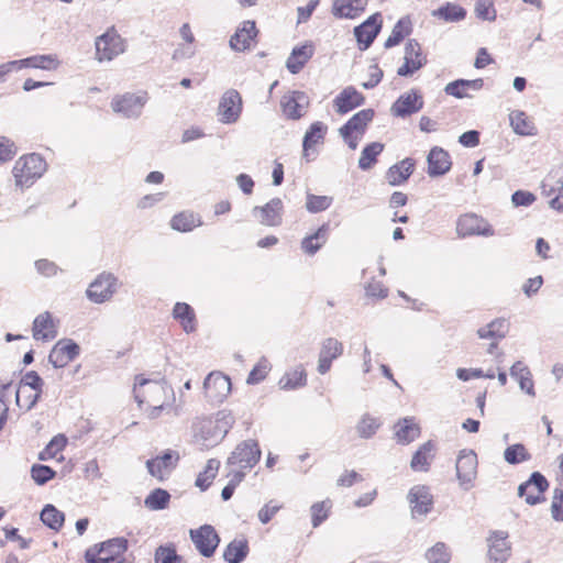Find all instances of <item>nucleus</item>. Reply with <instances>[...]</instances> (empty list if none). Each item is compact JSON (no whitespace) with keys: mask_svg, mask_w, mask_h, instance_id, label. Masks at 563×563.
Masks as SVG:
<instances>
[{"mask_svg":"<svg viewBox=\"0 0 563 563\" xmlns=\"http://www.w3.org/2000/svg\"><path fill=\"white\" fill-rule=\"evenodd\" d=\"M509 119L510 125L517 134L532 135L534 133V125L525 112L514 111L510 113Z\"/></svg>","mask_w":563,"mask_h":563,"instance_id":"nucleus-47","label":"nucleus"},{"mask_svg":"<svg viewBox=\"0 0 563 563\" xmlns=\"http://www.w3.org/2000/svg\"><path fill=\"white\" fill-rule=\"evenodd\" d=\"M382 426V421L369 415L364 413L358 419L355 431L361 439H372Z\"/></svg>","mask_w":563,"mask_h":563,"instance_id":"nucleus-43","label":"nucleus"},{"mask_svg":"<svg viewBox=\"0 0 563 563\" xmlns=\"http://www.w3.org/2000/svg\"><path fill=\"white\" fill-rule=\"evenodd\" d=\"M179 560L174 545H161L155 551V563H177Z\"/></svg>","mask_w":563,"mask_h":563,"instance_id":"nucleus-61","label":"nucleus"},{"mask_svg":"<svg viewBox=\"0 0 563 563\" xmlns=\"http://www.w3.org/2000/svg\"><path fill=\"white\" fill-rule=\"evenodd\" d=\"M202 224L201 218L191 212L183 211L175 214L170 220V227L175 231L189 232Z\"/></svg>","mask_w":563,"mask_h":563,"instance_id":"nucleus-40","label":"nucleus"},{"mask_svg":"<svg viewBox=\"0 0 563 563\" xmlns=\"http://www.w3.org/2000/svg\"><path fill=\"white\" fill-rule=\"evenodd\" d=\"M249 542L246 539H234L224 549L223 559L228 563H242L249 554Z\"/></svg>","mask_w":563,"mask_h":563,"instance_id":"nucleus-39","label":"nucleus"},{"mask_svg":"<svg viewBox=\"0 0 563 563\" xmlns=\"http://www.w3.org/2000/svg\"><path fill=\"white\" fill-rule=\"evenodd\" d=\"M382 29L380 14L371 15L358 26L354 27V35L361 49H367Z\"/></svg>","mask_w":563,"mask_h":563,"instance_id":"nucleus-21","label":"nucleus"},{"mask_svg":"<svg viewBox=\"0 0 563 563\" xmlns=\"http://www.w3.org/2000/svg\"><path fill=\"white\" fill-rule=\"evenodd\" d=\"M179 454L173 450H166L162 455L146 461L148 473L158 481H164L177 466Z\"/></svg>","mask_w":563,"mask_h":563,"instance_id":"nucleus-17","label":"nucleus"},{"mask_svg":"<svg viewBox=\"0 0 563 563\" xmlns=\"http://www.w3.org/2000/svg\"><path fill=\"white\" fill-rule=\"evenodd\" d=\"M46 162L36 153L20 157L13 167L15 185L23 188L32 186L36 179L41 178L46 170Z\"/></svg>","mask_w":563,"mask_h":563,"instance_id":"nucleus-2","label":"nucleus"},{"mask_svg":"<svg viewBox=\"0 0 563 563\" xmlns=\"http://www.w3.org/2000/svg\"><path fill=\"white\" fill-rule=\"evenodd\" d=\"M189 536L198 552L205 558L212 556L220 543L219 534L210 525L191 529Z\"/></svg>","mask_w":563,"mask_h":563,"instance_id":"nucleus-8","label":"nucleus"},{"mask_svg":"<svg viewBox=\"0 0 563 563\" xmlns=\"http://www.w3.org/2000/svg\"><path fill=\"white\" fill-rule=\"evenodd\" d=\"M128 550V540L123 537L113 538L89 548L85 553L88 563H113L123 560L122 555Z\"/></svg>","mask_w":563,"mask_h":563,"instance_id":"nucleus-3","label":"nucleus"},{"mask_svg":"<svg viewBox=\"0 0 563 563\" xmlns=\"http://www.w3.org/2000/svg\"><path fill=\"white\" fill-rule=\"evenodd\" d=\"M35 268L38 274L45 277L55 276L59 271V267L54 262H51L45 258L36 261Z\"/></svg>","mask_w":563,"mask_h":563,"instance_id":"nucleus-64","label":"nucleus"},{"mask_svg":"<svg viewBox=\"0 0 563 563\" xmlns=\"http://www.w3.org/2000/svg\"><path fill=\"white\" fill-rule=\"evenodd\" d=\"M330 507L329 500L314 503L311 506V522L313 528L319 527L328 518Z\"/></svg>","mask_w":563,"mask_h":563,"instance_id":"nucleus-59","label":"nucleus"},{"mask_svg":"<svg viewBox=\"0 0 563 563\" xmlns=\"http://www.w3.org/2000/svg\"><path fill=\"white\" fill-rule=\"evenodd\" d=\"M306 384L307 374L302 365L286 372L278 382L279 388L283 390H294L306 386Z\"/></svg>","mask_w":563,"mask_h":563,"instance_id":"nucleus-38","label":"nucleus"},{"mask_svg":"<svg viewBox=\"0 0 563 563\" xmlns=\"http://www.w3.org/2000/svg\"><path fill=\"white\" fill-rule=\"evenodd\" d=\"M80 352L79 345L70 339L59 340L51 350L48 355L49 363L60 368L74 361Z\"/></svg>","mask_w":563,"mask_h":563,"instance_id":"nucleus-18","label":"nucleus"},{"mask_svg":"<svg viewBox=\"0 0 563 563\" xmlns=\"http://www.w3.org/2000/svg\"><path fill=\"white\" fill-rule=\"evenodd\" d=\"M508 324L505 319H495L477 330V335L483 340L499 341L506 336Z\"/></svg>","mask_w":563,"mask_h":563,"instance_id":"nucleus-42","label":"nucleus"},{"mask_svg":"<svg viewBox=\"0 0 563 563\" xmlns=\"http://www.w3.org/2000/svg\"><path fill=\"white\" fill-rule=\"evenodd\" d=\"M477 455L474 451L462 450L456 460V476L464 489H470L477 474Z\"/></svg>","mask_w":563,"mask_h":563,"instance_id":"nucleus-13","label":"nucleus"},{"mask_svg":"<svg viewBox=\"0 0 563 563\" xmlns=\"http://www.w3.org/2000/svg\"><path fill=\"white\" fill-rule=\"evenodd\" d=\"M344 351L343 343L335 338H327L321 342L318 357L317 371L319 374H327L332 366V362L339 358Z\"/></svg>","mask_w":563,"mask_h":563,"instance_id":"nucleus-19","label":"nucleus"},{"mask_svg":"<svg viewBox=\"0 0 563 563\" xmlns=\"http://www.w3.org/2000/svg\"><path fill=\"white\" fill-rule=\"evenodd\" d=\"M415 161L410 157L390 166L386 173V179L390 186L404 184L413 173Z\"/></svg>","mask_w":563,"mask_h":563,"instance_id":"nucleus-30","label":"nucleus"},{"mask_svg":"<svg viewBox=\"0 0 563 563\" xmlns=\"http://www.w3.org/2000/svg\"><path fill=\"white\" fill-rule=\"evenodd\" d=\"M456 233L460 238L471 235L493 236L494 229L482 217L475 213H465L459 217L456 221Z\"/></svg>","mask_w":563,"mask_h":563,"instance_id":"nucleus-9","label":"nucleus"},{"mask_svg":"<svg viewBox=\"0 0 563 563\" xmlns=\"http://www.w3.org/2000/svg\"><path fill=\"white\" fill-rule=\"evenodd\" d=\"M41 520L45 526L57 531L62 528L65 517L64 514L53 505H46L41 512Z\"/></svg>","mask_w":563,"mask_h":563,"instance_id":"nucleus-50","label":"nucleus"},{"mask_svg":"<svg viewBox=\"0 0 563 563\" xmlns=\"http://www.w3.org/2000/svg\"><path fill=\"white\" fill-rule=\"evenodd\" d=\"M233 423H234V418L230 412H228L225 410L219 411L217 413L216 420L208 421V424L206 426L208 428V430H210V429L216 430L212 438L210 439V442L219 443L225 437V434L229 432V430Z\"/></svg>","mask_w":563,"mask_h":563,"instance_id":"nucleus-34","label":"nucleus"},{"mask_svg":"<svg viewBox=\"0 0 563 563\" xmlns=\"http://www.w3.org/2000/svg\"><path fill=\"white\" fill-rule=\"evenodd\" d=\"M329 224H322L316 232L301 241V250L307 255H314L328 241Z\"/></svg>","mask_w":563,"mask_h":563,"instance_id":"nucleus-35","label":"nucleus"},{"mask_svg":"<svg viewBox=\"0 0 563 563\" xmlns=\"http://www.w3.org/2000/svg\"><path fill=\"white\" fill-rule=\"evenodd\" d=\"M411 32L410 21L408 19H400L393 27L390 35L386 40L384 46L391 48L398 45L405 36Z\"/></svg>","mask_w":563,"mask_h":563,"instance_id":"nucleus-49","label":"nucleus"},{"mask_svg":"<svg viewBox=\"0 0 563 563\" xmlns=\"http://www.w3.org/2000/svg\"><path fill=\"white\" fill-rule=\"evenodd\" d=\"M373 118L374 111L372 109L361 110L355 113L343 126L340 128V134L346 135L353 132L363 133Z\"/></svg>","mask_w":563,"mask_h":563,"instance_id":"nucleus-36","label":"nucleus"},{"mask_svg":"<svg viewBox=\"0 0 563 563\" xmlns=\"http://www.w3.org/2000/svg\"><path fill=\"white\" fill-rule=\"evenodd\" d=\"M434 444L432 441H427L415 452L410 467L415 472H427L430 466V462L433 459Z\"/></svg>","mask_w":563,"mask_h":563,"instance_id":"nucleus-37","label":"nucleus"},{"mask_svg":"<svg viewBox=\"0 0 563 563\" xmlns=\"http://www.w3.org/2000/svg\"><path fill=\"white\" fill-rule=\"evenodd\" d=\"M508 534L505 531H494L488 539L489 563H506L510 555V544L507 542Z\"/></svg>","mask_w":563,"mask_h":563,"instance_id":"nucleus-23","label":"nucleus"},{"mask_svg":"<svg viewBox=\"0 0 563 563\" xmlns=\"http://www.w3.org/2000/svg\"><path fill=\"white\" fill-rule=\"evenodd\" d=\"M365 102V97L353 86L344 88L334 99L336 111L341 114L347 113Z\"/></svg>","mask_w":563,"mask_h":563,"instance_id":"nucleus-26","label":"nucleus"},{"mask_svg":"<svg viewBox=\"0 0 563 563\" xmlns=\"http://www.w3.org/2000/svg\"><path fill=\"white\" fill-rule=\"evenodd\" d=\"M172 316L186 333L197 330V318L194 308L187 302H176Z\"/></svg>","mask_w":563,"mask_h":563,"instance_id":"nucleus-31","label":"nucleus"},{"mask_svg":"<svg viewBox=\"0 0 563 563\" xmlns=\"http://www.w3.org/2000/svg\"><path fill=\"white\" fill-rule=\"evenodd\" d=\"M261 454L258 443L255 440H245L236 445L228 457L227 465L249 471L257 464Z\"/></svg>","mask_w":563,"mask_h":563,"instance_id":"nucleus-7","label":"nucleus"},{"mask_svg":"<svg viewBox=\"0 0 563 563\" xmlns=\"http://www.w3.org/2000/svg\"><path fill=\"white\" fill-rule=\"evenodd\" d=\"M67 444V439L63 434H58L54 437L48 444L45 446V449L40 453L38 457L40 460L44 461L49 457H55V455L64 450V448Z\"/></svg>","mask_w":563,"mask_h":563,"instance_id":"nucleus-54","label":"nucleus"},{"mask_svg":"<svg viewBox=\"0 0 563 563\" xmlns=\"http://www.w3.org/2000/svg\"><path fill=\"white\" fill-rule=\"evenodd\" d=\"M96 59L99 63L111 62L126 49L125 40L118 33L114 26L109 27L103 34L96 37Z\"/></svg>","mask_w":563,"mask_h":563,"instance_id":"nucleus-4","label":"nucleus"},{"mask_svg":"<svg viewBox=\"0 0 563 563\" xmlns=\"http://www.w3.org/2000/svg\"><path fill=\"white\" fill-rule=\"evenodd\" d=\"M33 338L37 341H49L56 338L57 327L48 311L40 313L33 321Z\"/></svg>","mask_w":563,"mask_h":563,"instance_id":"nucleus-25","label":"nucleus"},{"mask_svg":"<svg viewBox=\"0 0 563 563\" xmlns=\"http://www.w3.org/2000/svg\"><path fill=\"white\" fill-rule=\"evenodd\" d=\"M426 559L429 563H448L451 554L444 543L438 542L427 551Z\"/></svg>","mask_w":563,"mask_h":563,"instance_id":"nucleus-55","label":"nucleus"},{"mask_svg":"<svg viewBox=\"0 0 563 563\" xmlns=\"http://www.w3.org/2000/svg\"><path fill=\"white\" fill-rule=\"evenodd\" d=\"M120 282L112 273L103 272L90 283L86 290L87 298L93 303L109 301L120 287Z\"/></svg>","mask_w":563,"mask_h":563,"instance_id":"nucleus-6","label":"nucleus"},{"mask_svg":"<svg viewBox=\"0 0 563 563\" xmlns=\"http://www.w3.org/2000/svg\"><path fill=\"white\" fill-rule=\"evenodd\" d=\"M21 69L22 68H40V69H52L58 65V62L53 55H34L27 58L19 59Z\"/></svg>","mask_w":563,"mask_h":563,"instance_id":"nucleus-45","label":"nucleus"},{"mask_svg":"<svg viewBox=\"0 0 563 563\" xmlns=\"http://www.w3.org/2000/svg\"><path fill=\"white\" fill-rule=\"evenodd\" d=\"M271 371V363L266 357H261L256 365L250 372L246 383L250 385H255L261 383Z\"/></svg>","mask_w":563,"mask_h":563,"instance_id":"nucleus-53","label":"nucleus"},{"mask_svg":"<svg viewBox=\"0 0 563 563\" xmlns=\"http://www.w3.org/2000/svg\"><path fill=\"white\" fill-rule=\"evenodd\" d=\"M427 64V57L422 54L419 42L409 40L405 45L404 64L398 68L397 75L409 77Z\"/></svg>","mask_w":563,"mask_h":563,"instance_id":"nucleus-12","label":"nucleus"},{"mask_svg":"<svg viewBox=\"0 0 563 563\" xmlns=\"http://www.w3.org/2000/svg\"><path fill=\"white\" fill-rule=\"evenodd\" d=\"M283 202L279 198H273L263 207H254L253 216L260 223L266 227H277L282 224Z\"/></svg>","mask_w":563,"mask_h":563,"instance_id":"nucleus-22","label":"nucleus"},{"mask_svg":"<svg viewBox=\"0 0 563 563\" xmlns=\"http://www.w3.org/2000/svg\"><path fill=\"white\" fill-rule=\"evenodd\" d=\"M257 34L256 25L254 21H244L241 29H238L236 32L230 38V47L236 52H243L249 49L251 46V42Z\"/></svg>","mask_w":563,"mask_h":563,"instance_id":"nucleus-27","label":"nucleus"},{"mask_svg":"<svg viewBox=\"0 0 563 563\" xmlns=\"http://www.w3.org/2000/svg\"><path fill=\"white\" fill-rule=\"evenodd\" d=\"M427 162L428 175L430 177L442 176L446 174L452 166L449 153L438 146H434L430 150Z\"/></svg>","mask_w":563,"mask_h":563,"instance_id":"nucleus-24","label":"nucleus"},{"mask_svg":"<svg viewBox=\"0 0 563 563\" xmlns=\"http://www.w3.org/2000/svg\"><path fill=\"white\" fill-rule=\"evenodd\" d=\"M510 376L518 382L519 388L529 396L534 397V383L532 373L521 361H517L510 367Z\"/></svg>","mask_w":563,"mask_h":563,"instance_id":"nucleus-33","label":"nucleus"},{"mask_svg":"<svg viewBox=\"0 0 563 563\" xmlns=\"http://www.w3.org/2000/svg\"><path fill=\"white\" fill-rule=\"evenodd\" d=\"M203 388L209 400L221 402L231 390V382L221 373H210L203 382Z\"/></svg>","mask_w":563,"mask_h":563,"instance_id":"nucleus-20","label":"nucleus"},{"mask_svg":"<svg viewBox=\"0 0 563 563\" xmlns=\"http://www.w3.org/2000/svg\"><path fill=\"white\" fill-rule=\"evenodd\" d=\"M309 103V97L303 91H290L284 95L280 100L284 115L291 120H298L303 117Z\"/></svg>","mask_w":563,"mask_h":563,"instance_id":"nucleus-15","label":"nucleus"},{"mask_svg":"<svg viewBox=\"0 0 563 563\" xmlns=\"http://www.w3.org/2000/svg\"><path fill=\"white\" fill-rule=\"evenodd\" d=\"M411 515L413 518L427 516L433 506V497L426 485H416L410 488L408 496Z\"/></svg>","mask_w":563,"mask_h":563,"instance_id":"nucleus-14","label":"nucleus"},{"mask_svg":"<svg viewBox=\"0 0 563 563\" xmlns=\"http://www.w3.org/2000/svg\"><path fill=\"white\" fill-rule=\"evenodd\" d=\"M42 386L43 379L41 376L34 371H30L21 379V385L18 389L26 390V387H29L32 391L42 393Z\"/></svg>","mask_w":563,"mask_h":563,"instance_id":"nucleus-62","label":"nucleus"},{"mask_svg":"<svg viewBox=\"0 0 563 563\" xmlns=\"http://www.w3.org/2000/svg\"><path fill=\"white\" fill-rule=\"evenodd\" d=\"M242 112V98L238 90H227L219 102L218 115L224 124L235 123Z\"/></svg>","mask_w":563,"mask_h":563,"instance_id":"nucleus-11","label":"nucleus"},{"mask_svg":"<svg viewBox=\"0 0 563 563\" xmlns=\"http://www.w3.org/2000/svg\"><path fill=\"white\" fill-rule=\"evenodd\" d=\"M26 391L27 390L16 389L15 401L21 409L29 411L36 405L37 400L40 399L41 393L31 390L30 393H27V395L24 396Z\"/></svg>","mask_w":563,"mask_h":563,"instance_id":"nucleus-60","label":"nucleus"},{"mask_svg":"<svg viewBox=\"0 0 563 563\" xmlns=\"http://www.w3.org/2000/svg\"><path fill=\"white\" fill-rule=\"evenodd\" d=\"M327 125L321 121H316L309 126L302 141L303 155L306 157L309 156V151L313 148L314 145L323 141Z\"/></svg>","mask_w":563,"mask_h":563,"instance_id":"nucleus-41","label":"nucleus"},{"mask_svg":"<svg viewBox=\"0 0 563 563\" xmlns=\"http://www.w3.org/2000/svg\"><path fill=\"white\" fill-rule=\"evenodd\" d=\"M504 459L510 465H517L531 459L530 453L521 443L511 444L504 451Z\"/></svg>","mask_w":563,"mask_h":563,"instance_id":"nucleus-51","label":"nucleus"},{"mask_svg":"<svg viewBox=\"0 0 563 563\" xmlns=\"http://www.w3.org/2000/svg\"><path fill=\"white\" fill-rule=\"evenodd\" d=\"M56 472L47 465L34 464L31 467V476L37 485L46 484L48 481L54 478Z\"/></svg>","mask_w":563,"mask_h":563,"instance_id":"nucleus-58","label":"nucleus"},{"mask_svg":"<svg viewBox=\"0 0 563 563\" xmlns=\"http://www.w3.org/2000/svg\"><path fill=\"white\" fill-rule=\"evenodd\" d=\"M332 203V198L328 196H316L309 194L307 196L306 208L311 213H318L327 210Z\"/></svg>","mask_w":563,"mask_h":563,"instance_id":"nucleus-56","label":"nucleus"},{"mask_svg":"<svg viewBox=\"0 0 563 563\" xmlns=\"http://www.w3.org/2000/svg\"><path fill=\"white\" fill-rule=\"evenodd\" d=\"M134 398L141 407L142 404H161L174 399V390L165 380H151L142 376L135 377Z\"/></svg>","mask_w":563,"mask_h":563,"instance_id":"nucleus-1","label":"nucleus"},{"mask_svg":"<svg viewBox=\"0 0 563 563\" xmlns=\"http://www.w3.org/2000/svg\"><path fill=\"white\" fill-rule=\"evenodd\" d=\"M384 151V144L380 142H372L367 144L358 159V167L362 170H368L377 162V156Z\"/></svg>","mask_w":563,"mask_h":563,"instance_id":"nucleus-44","label":"nucleus"},{"mask_svg":"<svg viewBox=\"0 0 563 563\" xmlns=\"http://www.w3.org/2000/svg\"><path fill=\"white\" fill-rule=\"evenodd\" d=\"M433 15L446 22H457L466 16V10L455 3H446L433 11Z\"/></svg>","mask_w":563,"mask_h":563,"instance_id":"nucleus-48","label":"nucleus"},{"mask_svg":"<svg viewBox=\"0 0 563 563\" xmlns=\"http://www.w3.org/2000/svg\"><path fill=\"white\" fill-rule=\"evenodd\" d=\"M484 80L482 78L477 79H456L454 81L449 82L444 87V92L449 96L455 97L457 99L471 97L468 95V90L478 91L483 88Z\"/></svg>","mask_w":563,"mask_h":563,"instance_id":"nucleus-32","label":"nucleus"},{"mask_svg":"<svg viewBox=\"0 0 563 563\" xmlns=\"http://www.w3.org/2000/svg\"><path fill=\"white\" fill-rule=\"evenodd\" d=\"M422 108V95L418 90L411 89L398 97V99L393 103L390 112L394 117L407 118L420 111Z\"/></svg>","mask_w":563,"mask_h":563,"instance_id":"nucleus-16","label":"nucleus"},{"mask_svg":"<svg viewBox=\"0 0 563 563\" xmlns=\"http://www.w3.org/2000/svg\"><path fill=\"white\" fill-rule=\"evenodd\" d=\"M170 495L167 490L156 488L145 498L144 505L151 510H163L167 507Z\"/></svg>","mask_w":563,"mask_h":563,"instance_id":"nucleus-52","label":"nucleus"},{"mask_svg":"<svg viewBox=\"0 0 563 563\" xmlns=\"http://www.w3.org/2000/svg\"><path fill=\"white\" fill-rule=\"evenodd\" d=\"M148 99L146 91L117 95L112 98L111 109L123 118L137 119L142 115Z\"/></svg>","mask_w":563,"mask_h":563,"instance_id":"nucleus-5","label":"nucleus"},{"mask_svg":"<svg viewBox=\"0 0 563 563\" xmlns=\"http://www.w3.org/2000/svg\"><path fill=\"white\" fill-rule=\"evenodd\" d=\"M475 15L483 21H495L497 18L494 2L492 0H476Z\"/></svg>","mask_w":563,"mask_h":563,"instance_id":"nucleus-57","label":"nucleus"},{"mask_svg":"<svg viewBox=\"0 0 563 563\" xmlns=\"http://www.w3.org/2000/svg\"><path fill=\"white\" fill-rule=\"evenodd\" d=\"M548 488V479L540 472H533L528 481L519 485L518 496L523 497L528 505L533 506L544 501L543 494Z\"/></svg>","mask_w":563,"mask_h":563,"instance_id":"nucleus-10","label":"nucleus"},{"mask_svg":"<svg viewBox=\"0 0 563 563\" xmlns=\"http://www.w3.org/2000/svg\"><path fill=\"white\" fill-rule=\"evenodd\" d=\"M367 5V0H334L332 13L339 19H355Z\"/></svg>","mask_w":563,"mask_h":563,"instance_id":"nucleus-28","label":"nucleus"},{"mask_svg":"<svg viewBox=\"0 0 563 563\" xmlns=\"http://www.w3.org/2000/svg\"><path fill=\"white\" fill-rule=\"evenodd\" d=\"M397 443L406 445L420 435V427L411 417L400 419L394 427Z\"/></svg>","mask_w":563,"mask_h":563,"instance_id":"nucleus-29","label":"nucleus"},{"mask_svg":"<svg viewBox=\"0 0 563 563\" xmlns=\"http://www.w3.org/2000/svg\"><path fill=\"white\" fill-rule=\"evenodd\" d=\"M220 462L216 459H210L202 472H200L196 478V486L201 490H206L211 485L212 481L218 474Z\"/></svg>","mask_w":563,"mask_h":563,"instance_id":"nucleus-46","label":"nucleus"},{"mask_svg":"<svg viewBox=\"0 0 563 563\" xmlns=\"http://www.w3.org/2000/svg\"><path fill=\"white\" fill-rule=\"evenodd\" d=\"M551 515L555 521H563V489L554 490Z\"/></svg>","mask_w":563,"mask_h":563,"instance_id":"nucleus-63","label":"nucleus"}]
</instances>
